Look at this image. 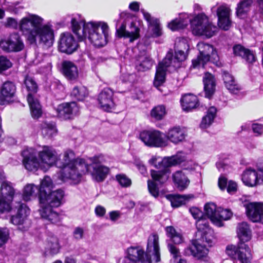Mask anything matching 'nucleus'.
I'll return each instance as SVG.
<instances>
[{"mask_svg":"<svg viewBox=\"0 0 263 263\" xmlns=\"http://www.w3.org/2000/svg\"><path fill=\"white\" fill-rule=\"evenodd\" d=\"M110 219L112 221L117 220L121 216V213L118 211H114L109 213Z\"/></svg>","mask_w":263,"mask_h":263,"instance_id":"63","label":"nucleus"},{"mask_svg":"<svg viewBox=\"0 0 263 263\" xmlns=\"http://www.w3.org/2000/svg\"><path fill=\"white\" fill-rule=\"evenodd\" d=\"M95 212L97 216L103 217L106 213V209L103 206L98 205L96 207Z\"/></svg>","mask_w":263,"mask_h":263,"instance_id":"61","label":"nucleus"},{"mask_svg":"<svg viewBox=\"0 0 263 263\" xmlns=\"http://www.w3.org/2000/svg\"><path fill=\"white\" fill-rule=\"evenodd\" d=\"M227 179L223 176H220L218 179V186L221 190H224L227 185Z\"/></svg>","mask_w":263,"mask_h":263,"instance_id":"62","label":"nucleus"},{"mask_svg":"<svg viewBox=\"0 0 263 263\" xmlns=\"http://www.w3.org/2000/svg\"><path fill=\"white\" fill-rule=\"evenodd\" d=\"M140 140L149 147H160L167 145L163 138V134L157 130H145L139 135Z\"/></svg>","mask_w":263,"mask_h":263,"instance_id":"14","label":"nucleus"},{"mask_svg":"<svg viewBox=\"0 0 263 263\" xmlns=\"http://www.w3.org/2000/svg\"><path fill=\"white\" fill-rule=\"evenodd\" d=\"M263 181V174L254 169L248 168V186H254Z\"/></svg>","mask_w":263,"mask_h":263,"instance_id":"44","label":"nucleus"},{"mask_svg":"<svg viewBox=\"0 0 263 263\" xmlns=\"http://www.w3.org/2000/svg\"><path fill=\"white\" fill-rule=\"evenodd\" d=\"M55 110L59 118L66 120L73 119L78 115L79 107L75 102H66L59 105Z\"/></svg>","mask_w":263,"mask_h":263,"instance_id":"18","label":"nucleus"},{"mask_svg":"<svg viewBox=\"0 0 263 263\" xmlns=\"http://www.w3.org/2000/svg\"><path fill=\"white\" fill-rule=\"evenodd\" d=\"M117 32L119 37L129 38L130 42H133L139 36V29L136 26L135 23L131 22L130 26L128 30H126V24H122L121 26L117 29Z\"/></svg>","mask_w":263,"mask_h":263,"instance_id":"29","label":"nucleus"},{"mask_svg":"<svg viewBox=\"0 0 263 263\" xmlns=\"http://www.w3.org/2000/svg\"><path fill=\"white\" fill-rule=\"evenodd\" d=\"M24 47V42L18 33H12L7 39L2 40V49L5 51L18 52Z\"/></svg>","mask_w":263,"mask_h":263,"instance_id":"20","label":"nucleus"},{"mask_svg":"<svg viewBox=\"0 0 263 263\" xmlns=\"http://www.w3.org/2000/svg\"><path fill=\"white\" fill-rule=\"evenodd\" d=\"M186 137L184 130L179 126H175L168 129L166 138L172 143L177 144L183 141Z\"/></svg>","mask_w":263,"mask_h":263,"instance_id":"30","label":"nucleus"},{"mask_svg":"<svg viewBox=\"0 0 263 263\" xmlns=\"http://www.w3.org/2000/svg\"><path fill=\"white\" fill-rule=\"evenodd\" d=\"M114 92L109 88L104 89L99 95L98 102L99 107L107 112L115 108L116 102L114 99Z\"/></svg>","mask_w":263,"mask_h":263,"instance_id":"21","label":"nucleus"},{"mask_svg":"<svg viewBox=\"0 0 263 263\" xmlns=\"http://www.w3.org/2000/svg\"><path fill=\"white\" fill-rule=\"evenodd\" d=\"M0 213L8 212L11 209L10 202L14 198H19L21 195L15 193L12 184L7 181H3L0 188Z\"/></svg>","mask_w":263,"mask_h":263,"instance_id":"9","label":"nucleus"},{"mask_svg":"<svg viewBox=\"0 0 263 263\" xmlns=\"http://www.w3.org/2000/svg\"><path fill=\"white\" fill-rule=\"evenodd\" d=\"M73 235L74 238L77 240H80L82 239L84 235V230L80 227H77L74 229Z\"/></svg>","mask_w":263,"mask_h":263,"instance_id":"58","label":"nucleus"},{"mask_svg":"<svg viewBox=\"0 0 263 263\" xmlns=\"http://www.w3.org/2000/svg\"><path fill=\"white\" fill-rule=\"evenodd\" d=\"M144 18L148 22L149 26L152 28L153 35L159 36L162 35V29L158 19L152 17L151 14L144 10H142Z\"/></svg>","mask_w":263,"mask_h":263,"instance_id":"34","label":"nucleus"},{"mask_svg":"<svg viewBox=\"0 0 263 263\" xmlns=\"http://www.w3.org/2000/svg\"><path fill=\"white\" fill-rule=\"evenodd\" d=\"M196 225L201 238L211 246L214 239L213 231L209 228L207 219L204 217L199 218L197 220Z\"/></svg>","mask_w":263,"mask_h":263,"instance_id":"24","label":"nucleus"},{"mask_svg":"<svg viewBox=\"0 0 263 263\" xmlns=\"http://www.w3.org/2000/svg\"><path fill=\"white\" fill-rule=\"evenodd\" d=\"M80 160L83 159L77 158L73 151L67 149L60 155L59 158L57 157L56 166L62 168L66 166L75 165Z\"/></svg>","mask_w":263,"mask_h":263,"instance_id":"27","label":"nucleus"},{"mask_svg":"<svg viewBox=\"0 0 263 263\" xmlns=\"http://www.w3.org/2000/svg\"><path fill=\"white\" fill-rule=\"evenodd\" d=\"M25 85L28 91L27 101L30 106L32 117L34 119L40 118L42 114L41 106L37 99L35 98L31 93L37 91V85L35 81L29 77H27L24 81Z\"/></svg>","mask_w":263,"mask_h":263,"instance_id":"11","label":"nucleus"},{"mask_svg":"<svg viewBox=\"0 0 263 263\" xmlns=\"http://www.w3.org/2000/svg\"><path fill=\"white\" fill-rule=\"evenodd\" d=\"M247 1L243 0L241 1L237 6L236 14L240 18H245L247 16L246 13Z\"/></svg>","mask_w":263,"mask_h":263,"instance_id":"51","label":"nucleus"},{"mask_svg":"<svg viewBox=\"0 0 263 263\" xmlns=\"http://www.w3.org/2000/svg\"><path fill=\"white\" fill-rule=\"evenodd\" d=\"M88 95L87 88L82 85L74 86L71 92V96L78 101H83Z\"/></svg>","mask_w":263,"mask_h":263,"instance_id":"46","label":"nucleus"},{"mask_svg":"<svg viewBox=\"0 0 263 263\" xmlns=\"http://www.w3.org/2000/svg\"><path fill=\"white\" fill-rule=\"evenodd\" d=\"M37 194H39V187L34 184H28L24 188L22 197L25 201H27L35 198Z\"/></svg>","mask_w":263,"mask_h":263,"instance_id":"45","label":"nucleus"},{"mask_svg":"<svg viewBox=\"0 0 263 263\" xmlns=\"http://www.w3.org/2000/svg\"><path fill=\"white\" fill-rule=\"evenodd\" d=\"M166 197L170 201L172 206L175 208L184 204L187 199L186 196L180 195H168Z\"/></svg>","mask_w":263,"mask_h":263,"instance_id":"49","label":"nucleus"},{"mask_svg":"<svg viewBox=\"0 0 263 263\" xmlns=\"http://www.w3.org/2000/svg\"><path fill=\"white\" fill-rule=\"evenodd\" d=\"M64 196L63 190L59 189L50 192L45 195L44 200L39 198L40 209V214L41 217L51 222L55 223L61 220L60 216L52 209V207L57 208L61 205Z\"/></svg>","mask_w":263,"mask_h":263,"instance_id":"5","label":"nucleus"},{"mask_svg":"<svg viewBox=\"0 0 263 263\" xmlns=\"http://www.w3.org/2000/svg\"><path fill=\"white\" fill-rule=\"evenodd\" d=\"M206 246H209L202 238L194 240L192 244L184 250V254L193 256L198 259H203L207 256L209 252Z\"/></svg>","mask_w":263,"mask_h":263,"instance_id":"17","label":"nucleus"},{"mask_svg":"<svg viewBox=\"0 0 263 263\" xmlns=\"http://www.w3.org/2000/svg\"><path fill=\"white\" fill-rule=\"evenodd\" d=\"M204 89L206 98H211L215 90V80L214 76L209 73H205L203 79Z\"/></svg>","mask_w":263,"mask_h":263,"instance_id":"35","label":"nucleus"},{"mask_svg":"<svg viewBox=\"0 0 263 263\" xmlns=\"http://www.w3.org/2000/svg\"><path fill=\"white\" fill-rule=\"evenodd\" d=\"M142 248L131 247L127 249V256L124 263H149L148 259H144Z\"/></svg>","mask_w":263,"mask_h":263,"instance_id":"28","label":"nucleus"},{"mask_svg":"<svg viewBox=\"0 0 263 263\" xmlns=\"http://www.w3.org/2000/svg\"><path fill=\"white\" fill-rule=\"evenodd\" d=\"M167 247L169 251L173 255L174 258H177L179 256V252L176 247L172 243L168 242L167 244Z\"/></svg>","mask_w":263,"mask_h":263,"instance_id":"59","label":"nucleus"},{"mask_svg":"<svg viewBox=\"0 0 263 263\" xmlns=\"http://www.w3.org/2000/svg\"><path fill=\"white\" fill-rule=\"evenodd\" d=\"M199 55L196 59L193 60L192 64L194 68L200 66L203 67L205 64L209 62L211 58L214 60L218 59L216 51L213 47L209 44L200 42L197 44Z\"/></svg>","mask_w":263,"mask_h":263,"instance_id":"13","label":"nucleus"},{"mask_svg":"<svg viewBox=\"0 0 263 263\" xmlns=\"http://www.w3.org/2000/svg\"><path fill=\"white\" fill-rule=\"evenodd\" d=\"M173 180L177 187L183 191L189 186L190 180L185 174L182 171H176L173 175Z\"/></svg>","mask_w":263,"mask_h":263,"instance_id":"37","label":"nucleus"},{"mask_svg":"<svg viewBox=\"0 0 263 263\" xmlns=\"http://www.w3.org/2000/svg\"><path fill=\"white\" fill-rule=\"evenodd\" d=\"M238 238L237 246L229 245L227 246L226 253L233 259H237L239 263H247V223H239L237 227Z\"/></svg>","mask_w":263,"mask_h":263,"instance_id":"6","label":"nucleus"},{"mask_svg":"<svg viewBox=\"0 0 263 263\" xmlns=\"http://www.w3.org/2000/svg\"><path fill=\"white\" fill-rule=\"evenodd\" d=\"M233 215L232 212L229 209H223L219 208L218 211V217L223 223V220L230 219Z\"/></svg>","mask_w":263,"mask_h":263,"instance_id":"52","label":"nucleus"},{"mask_svg":"<svg viewBox=\"0 0 263 263\" xmlns=\"http://www.w3.org/2000/svg\"><path fill=\"white\" fill-rule=\"evenodd\" d=\"M166 113L165 107L163 105H159L152 109L151 116L156 120H160L164 118Z\"/></svg>","mask_w":263,"mask_h":263,"instance_id":"48","label":"nucleus"},{"mask_svg":"<svg viewBox=\"0 0 263 263\" xmlns=\"http://www.w3.org/2000/svg\"><path fill=\"white\" fill-rule=\"evenodd\" d=\"M71 25L73 32L80 41L87 38L89 42L97 48L104 47L108 42L109 28L104 22L85 23L80 17L76 16L71 18Z\"/></svg>","mask_w":263,"mask_h":263,"instance_id":"2","label":"nucleus"},{"mask_svg":"<svg viewBox=\"0 0 263 263\" xmlns=\"http://www.w3.org/2000/svg\"><path fill=\"white\" fill-rule=\"evenodd\" d=\"M41 16L28 13L18 22L12 17L7 18L6 26L18 29L25 37L26 42L30 45H36L37 42L44 47H51L54 41L53 26L50 23L44 24Z\"/></svg>","mask_w":263,"mask_h":263,"instance_id":"1","label":"nucleus"},{"mask_svg":"<svg viewBox=\"0 0 263 263\" xmlns=\"http://www.w3.org/2000/svg\"><path fill=\"white\" fill-rule=\"evenodd\" d=\"M190 212L193 217L197 220L203 217L202 212L197 208L192 207L190 208Z\"/></svg>","mask_w":263,"mask_h":263,"instance_id":"57","label":"nucleus"},{"mask_svg":"<svg viewBox=\"0 0 263 263\" xmlns=\"http://www.w3.org/2000/svg\"><path fill=\"white\" fill-rule=\"evenodd\" d=\"M9 232L7 228L0 227V247L4 245L8 240Z\"/></svg>","mask_w":263,"mask_h":263,"instance_id":"55","label":"nucleus"},{"mask_svg":"<svg viewBox=\"0 0 263 263\" xmlns=\"http://www.w3.org/2000/svg\"><path fill=\"white\" fill-rule=\"evenodd\" d=\"M144 259H148L149 263H156L160 260L159 236L156 234L150 235L147 239L146 251L142 249Z\"/></svg>","mask_w":263,"mask_h":263,"instance_id":"12","label":"nucleus"},{"mask_svg":"<svg viewBox=\"0 0 263 263\" xmlns=\"http://www.w3.org/2000/svg\"><path fill=\"white\" fill-rule=\"evenodd\" d=\"M177 49L175 51V57L173 59V56L171 59V65L174 68L179 67L180 62L184 61L186 58V54L185 53V51H187L189 50V46L186 43V41L185 39H181L176 43ZM170 53V52H168ZM171 53H172L171 52ZM173 55V54H172Z\"/></svg>","mask_w":263,"mask_h":263,"instance_id":"25","label":"nucleus"},{"mask_svg":"<svg viewBox=\"0 0 263 263\" xmlns=\"http://www.w3.org/2000/svg\"><path fill=\"white\" fill-rule=\"evenodd\" d=\"M252 129L256 136H260L263 134V125L258 123H253Z\"/></svg>","mask_w":263,"mask_h":263,"instance_id":"56","label":"nucleus"},{"mask_svg":"<svg viewBox=\"0 0 263 263\" xmlns=\"http://www.w3.org/2000/svg\"><path fill=\"white\" fill-rule=\"evenodd\" d=\"M190 14L182 13L178 18L172 21L168 24V28L173 31L186 27L190 23L193 33L197 35H203L210 38L218 31V27L209 21L208 16L204 13L196 15L191 19Z\"/></svg>","mask_w":263,"mask_h":263,"instance_id":"4","label":"nucleus"},{"mask_svg":"<svg viewBox=\"0 0 263 263\" xmlns=\"http://www.w3.org/2000/svg\"><path fill=\"white\" fill-rule=\"evenodd\" d=\"M41 132L43 136L50 138L56 135L57 130L55 124L52 122L44 121L41 124Z\"/></svg>","mask_w":263,"mask_h":263,"instance_id":"41","label":"nucleus"},{"mask_svg":"<svg viewBox=\"0 0 263 263\" xmlns=\"http://www.w3.org/2000/svg\"><path fill=\"white\" fill-rule=\"evenodd\" d=\"M15 86L12 82H5L1 88V99L7 100L12 98L15 93Z\"/></svg>","mask_w":263,"mask_h":263,"instance_id":"40","label":"nucleus"},{"mask_svg":"<svg viewBox=\"0 0 263 263\" xmlns=\"http://www.w3.org/2000/svg\"><path fill=\"white\" fill-rule=\"evenodd\" d=\"M107 157L99 154L89 158L90 163L86 164V172H89L93 180L102 182L106 178L109 172L108 167L103 164L107 162Z\"/></svg>","mask_w":263,"mask_h":263,"instance_id":"7","label":"nucleus"},{"mask_svg":"<svg viewBox=\"0 0 263 263\" xmlns=\"http://www.w3.org/2000/svg\"><path fill=\"white\" fill-rule=\"evenodd\" d=\"M211 11L216 12L219 27L224 30H229L232 24L230 18L231 10L230 7L226 4L215 6L212 7Z\"/></svg>","mask_w":263,"mask_h":263,"instance_id":"15","label":"nucleus"},{"mask_svg":"<svg viewBox=\"0 0 263 263\" xmlns=\"http://www.w3.org/2000/svg\"><path fill=\"white\" fill-rule=\"evenodd\" d=\"M86 163L84 160H80L75 165L62 168L59 177L63 182L70 181L71 183L77 184L81 179L82 175L86 172Z\"/></svg>","mask_w":263,"mask_h":263,"instance_id":"8","label":"nucleus"},{"mask_svg":"<svg viewBox=\"0 0 263 263\" xmlns=\"http://www.w3.org/2000/svg\"><path fill=\"white\" fill-rule=\"evenodd\" d=\"M248 217L253 222L263 223V203H248Z\"/></svg>","mask_w":263,"mask_h":263,"instance_id":"26","label":"nucleus"},{"mask_svg":"<svg viewBox=\"0 0 263 263\" xmlns=\"http://www.w3.org/2000/svg\"><path fill=\"white\" fill-rule=\"evenodd\" d=\"M15 206L17 210L16 214L11 218V222L16 226L17 229L22 232L27 231L30 228L31 222L29 219V209L25 204L18 202Z\"/></svg>","mask_w":263,"mask_h":263,"instance_id":"10","label":"nucleus"},{"mask_svg":"<svg viewBox=\"0 0 263 263\" xmlns=\"http://www.w3.org/2000/svg\"><path fill=\"white\" fill-rule=\"evenodd\" d=\"M116 179L118 183L123 187H128L132 184V180L124 174H117Z\"/></svg>","mask_w":263,"mask_h":263,"instance_id":"50","label":"nucleus"},{"mask_svg":"<svg viewBox=\"0 0 263 263\" xmlns=\"http://www.w3.org/2000/svg\"><path fill=\"white\" fill-rule=\"evenodd\" d=\"M237 191V184L232 181H229L228 184L227 192L230 194H234Z\"/></svg>","mask_w":263,"mask_h":263,"instance_id":"60","label":"nucleus"},{"mask_svg":"<svg viewBox=\"0 0 263 263\" xmlns=\"http://www.w3.org/2000/svg\"><path fill=\"white\" fill-rule=\"evenodd\" d=\"M165 231L167 237L175 244L179 245L184 242V238L181 233L177 231L173 227H166Z\"/></svg>","mask_w":263,"mask_h":263,"instance_id":"43","label":"nucleus"},{"mask_svg":"<svg viewBox=\"0 0 263 263\" xmlns=\"http://www.w3.org/2000/svg\"><path fill=\"white\" fill-rule=\"evenodd\" d=\"M205 214L210 219L212 222L216 226L221 227L223 226L220 219L218 217V211L216 204L214 203H208L204 205Z\"/></svg>","mask_w":263,"mask_h":263,"instance_id":"32","label":"nucleus"},{"mask_svg":"<svg viewBox=\"0 0 263 263\" xmlns=\"http://www.w3.org/2000/svg\"><path fill=\"white\" fill-rule=\"evenodd\" d=\"M78 47L73 36L70 32H64L60 34L58 42V48L63 53L71 54Z\"/></svg>","mask_w":263,"mask_h":263,"instance_id":"19","label":"nucleus"},{"mask_svg":"<svg viewBox=\"0 0 263 263\" xmlns=\"http://www.w3.org/2000/svg\"><path fill=\"white\" fill-rule=\"evenodd\" d=\"M53 186L54 185L50 177L49 176L44 177L41 181L39 198L41 197L42 200H44L45 195L51 192V190L53 188Z\"/></svg>","mask_w":263,"mask_h":263,"instance_id":"42","label":"nucleus"},{"mask_svg":"<svg viewBox=\"0 0 263 263\" xmlns=\"http://www.w3.org/2000/svg\"><path fill=\"white\" fill-rule=\"evenodd\" d=\"M46 249L52 254L57 253L60 249L58 238L55 236L49 237L46 240Z\"/></svg>","mask_w":263,"mask_h":263,"instance_id":"47","label":"nucleus"},{"mask_svg":"<svg viewBox=\"0 0 263 263\" xmlns=\"http://www.w3.org/2000/svg\"><path fill=\"white\" fill-rule=\"evenodd\" d=\"M36 151L33 148H27L22 152L23 164L26 170L29 171L37 170L41 167L39 159L36 158Z\"/></svg>","mask_w":263,"mask_h":263,"instance_id":"22","label":"nucleus"},{"mask_svg":"<svg viewBox=\"0 0 263 263\" xmlns=\"http://www.w3.org/2000/svg\"><path fill=\"white\" fill-rule=\"evenodd\" d=\"M217 109L215 106L208 108L206 114L202 117L200 127L202 129H206L210 127L214 122L216 117Z\"/></svg>","mask_w":263,"mask_h":263,"instance_id":"36","label":"nucleus"},{"mask_svg":"<svg viewBox=\"0 0 263 263\" xmlns=\"http://www.w3.org/2000/svg\"><path fill=\"white\" fill-rule=\"evenodd\" d=\"M136 65L138 70L145 71L151 68L153 61L146 53L144 52L138 56Z\"/></svg>","mask_w":263,"mask_h":263,"instance_id":"39","label":"nucleus"},{"mask_svg":"<svg viewBox=\"0 0 263 263\" xmlns=\"http://www.w3.org/2000/svg\"><path fill=\"white\" fill-rule=\"evenodd\" d=\"M135 78V75L133 73H125L122 76V79L124 82H133Z\"/></svg>","mask_w":263,"mask_h":263,"instance_id":"64","label":"nucleus"},{"mask_svg":"<svg viewBox=\"0 0 263 263\" xmlns=\"http://www.w3.org/2000/svg\"><path fill=\"white\" fill-rule=\"evenodd\" d=\"M223 79L226 88L233 93H237L241 89V86L236 83L233 77L227 71L223 73Z\"/></svg>","mask_w":263,"mask_h":263,"instance_id":"38","label":"nucleus"},{"mask_svg":"<svg viewBox=\"0 0 263 263\" xmlns=\"http://www.w3.org/2000/svg\"><path fill=\"white\" fill-rule=\"evenodd\" d=\"M39 160L41 168L46 170L45 167H49L53 165H56L57 154L56 151L49 146H43L41 149L37 151Z\"/></svg>","mask_w":263,"mask_h":263,"instance_id":"16","label":"nucleus"},{"mask_svg":"<svg viewBox=\"0 0 263 263\" xmlns=\"http://www.w3.org/2000/svg\"><path fill=\"white\" fill-rule=\"evenodd\" d=\"M172 54L168 53L166 54L165 58L159 63L156 69L155 79L154 81V85L159 89V87L162 85L165 80V72L167 68L171 66V59Z\"/></svg>","mask_w":263,"mask_h":263,"instance_id":"23","label":"nucleus"},{"mask_svg":"<svg viewBox=\"0 0 263 263\" xmlns=\"http://www.w3.org/2000/svg\"><path fill=\"white\" fill-rule=\"evenodd\" d=\"M233 52L236 55L243 58L247 57V50L240 45H237L233 47Z\"/></svg>","mask_w":263,"mask_h":263,"instance_id":"54","label":"nucleus"},{"mask_svg":"<svg viewBox=\"0 0 263 263\" xmlns=\"http://www.w3.org/2000/svg\"><path fill=\"white\" fill-rule=\"evenodd\" d=\"M62 72L68 80L75 81L79 77V70L74 63L71 61H65L62 63Z\"/></svg>","mask_w":263,"mask_h":263,"instance_id":"31","label":"nucleus"},{"mask_svg":"<svg viewBox=\"0 0 263 263\" xmlns=\"http://www.w3.org/2000/svg\"><path fill=\"white\" fill-rule=\"evenodd\" d=\"M186 156L184 153L180 152L171 157L163 159L159 157H153L149 161V163L156 168H164L161 171H151V177L154 181L148 180V189L149 193L155 198L159 195V189L155 182L160 184L165 183L168 179L170 172L167 167L179 164L185 160Z\"/></svg>","mask_w":263,"mask_h":263,"instance_id":"3","label":"nucleus"},{"mask_svg":"<svg viewBox=\"0 0 263 263\" xmlns=\"http://www.w3.org/2000/svg\"><path fill=\"white\" fill-rule=\"evenodd\" d=\"M180 102L182 109L185 111H190L199 106L198 98L191 93L183 96Z\"/></svg>","mask_w":263,"mask_h":263,"instance_id":"33","label":"nucleus"},{"mask_svg":"<svg viewBox=\"0 0 263 263\" xmlns=\"http://www.w3.org/2000/svg\"><path fill=\"white\" fill-rule=\"evenodd\" d=\"M12 65V63L6 57L0 56V73L10 68Z\"/></svg>","mask_w":263,"mask_h":263,"instance_id":"53","label":"nucleus"}]
</instances>
